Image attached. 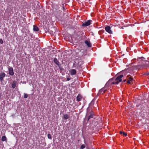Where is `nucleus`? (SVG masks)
I'll return each mask as SVG.
<instances>
[{"instance_id":"f257e3e1","label":"nucleus","mask_w":149,"mask_h":149,"mask_svg":"<svg viewBox=\"0 0 149 149\" xmlns=\"http://www.w3.org/2000/svg\"><path fill=\"white\" fill-rule=\"evenodd\" d=\"M90 109L89 107L87 108V115H88L90 114L88 117V121L90 119L93 118V116H95L94 112L92 111L91 110L90 112Z\"/></svg>"},{"instance_id":"f03ea898","label":"nucleus","mask_w":149,"mask_h":149,"mask_svg":"<svg viewBox=\"0 0 149 149\" xmlns=\"http://www.w3.org/2000/svg\"><path fill=\"white\" fill-rule=\"evenodd\" d=\"M114 79V78H113L110 79L105 85L108 88L111 86L112 85L116 84L115 81Z\"/></svg>"},{"instance_id":"7ed1b4c3","label":"nucleus","mask_w":149,"mask_h":149,"mask_svg":"<svg viewBox=\"0 0 149 149\" xmlns=\"http://www.w3.org/2000/svg\"><path fill=\"white\" fill-rule=\"evenodd\" d=\"M123 77V75L122 74L118 76L116 78H115V77H113V78H114V79L115 81V84H117L119 82H121L122 80V78Z\"/></svg>"},{"instance_id":"20e7f679","label":"nucleus","mask_w":149,"mask_h":149,"mask_svg":"<svg viewBox=\"0 0 149 149\" xmlns=\"http://www.w3.org/2000/svg\"><path fill=\"white\" fill-rule=\"evenodd\" d=\"M84 63V62L81 60H79L78 62L77 63V65L76 69L80 70L82 69V65Z\"/></svg>"},{"instance_id":"39448f33","label":"nucleus","mask_w":149,"mask_h":149,"mask_svg":"<svg viewBox=\"0 0 149 149\" xmlns=\"http://www.w3.org/2000/svg\"><path fill=\"white\" fill-rule=\"evenodd\" d=\"M107 89L108 88L105 86L104 87L102 88V89L99 90L98 94L99 95H102L104 94L106 91H107Z\"/></svg>"},{"instance_id":"423d86ee","label":"nucleus","mask_w":149,"mask_h":149,"mask_svg":"<svg viewBox=\"0 0 149 149\" xmlns=\"http://www.w3.org/2000/svg\"><path fill=\"white\" fill-rule=\"evenodd\" d=\"M49 32L50 34L54 35L56 32V28L54 27H51L49 29Z\"/></svg>"},{"instance_id":"0eeeda50","label":"nucleus","mask_w":149,"mask_h":149,"mask_svg":"<svg viewBox=\"0 0 149 149\" xmlns=\"http://www.w3.org/2000/svg\"><path fill=\"white\" fill-rule=\"evenodd\" d=\"M6 74L5 73L2 72H0V81L1 82H2L4 79V78L6 76Z\"/></svg>"},{"instance_id":"6e6552de","label":"nucleus","mask_w":149,"mask_h":149,"mask_svg":"<svg viewBox=\"0 0 149 149\" xmlns=\"http://www.w3.org/2000/svg\"><path fill=\"white\" fill-rule=\"evenodd\" d=\"M127 83L128 84H130L133 81V79L132 77L130 75H128L127 77Z\"/></svg>"},{"instance_id":"1a4fd4ad","label":"nucleus","mask_w":149,"mask_h":149,"mask_svg":"<svg viewBox=\"0 0 149 149\" xmlns=\"http://www.w3.org/2000/svg\"><path fill=\"white\" fill-rule=\"evenodd\" d=\"M92 22V21L91 20H88L87 21L82 24V26H88L91 24V22Z\"/></svg>"},{"instance_id":"9d476101","label":"nucleus","mask_w":149,"mask_h":149,"mask_svg":"<svg viewBox=\"0 0 149 149\" xmlns=\"http://www.w3.org/2000/svg\"><path fill=\"white\" fill-rule=\"evenodd\" d=\"M8 69L9 70V74L11 76L13 75L14 74V72L13 68L12 67L9 66Z\"/></svg>"},{"instance_id":"9b49d317","label":"nucleus","mask_w":149,"mask_h":149,"mask_svg":"<svg viewBox=\"0 0 149 149\" xmlns=\"http://www.w3.org/2000/svg\"><path fill=\"white\" fill-rule=\"evenodd\" d=\"M105 31L107 32L108 33H109V34H112V31L111 30V28L110 26H106L105 28Z\"/></svg>"},{"instance_id":"f8f14e48","label":"nucleus","mask_w":149,"mask_h":149,"mask_svg":"<svg viewBox=\"0 0 149 149\" xmlns=\"http://www.w3.org/2000/svg\"><path fill=\"white\" fill-rule=\"evenodd\" d=\"M87 51L86 50L84 49H81L79 53V54L81 56L86 55V54Z\"/></svg>"},{"instance_id":"ddd939ff","label":"nucleus","mask_w":149,"mask_h":149,"mask_svg":"<svg viewBox=\"0 0 149 149\" xmlns=\"http://www.w3.org/2000/svg\"><path fill=\"white\" fill-rule=\"evenodd\" d=\"M54 63L57 65L56 66H58L59 65H60V63L59 61L56 58H55L53 60Z\"/></svg>"},{"instance_id":"4468645a","label":"nucleus","mask_w":149,"mask_h":149,"mask_svg":"<svg viewBox=\"0 0 149 149\" xmlns=\"http://www.w3.org/2000/svg\"><path fill=\"white\" fill-rule=\"evenodd\" d=\"M77 72L75 69H72L70 71V74L71 75H74L76 74Z\"/></svg>"},{"instance_id":"2eb2a0df","label":"nucleus","mask_w":149,"mask_h":149,"mask_svg":"<svg viewBox=\"0 0 149 149\" xmlns=\"http://www.w3.org/2000/svg\"><path fill=\"white\" fill-rule=\"evenodd\" d=\"M16 84L17 81H16L15 80L13 81L11 86L13 88H15L16 87Z\"/></svg>"},{"instance_id":"dca6fc26","label":"nucleus","mask_w":149,"mask_h":149,"mask_svg":"<svg viewBox=\"0 0 149 149\" xmlns=\"http://www.w3.org/2000/svg\"><path fill=\"white\" fill-rule=\"evenodd\" d=\"M82 98V96L80 95L79 94L77 97V100L78 102H79L81 100Z\"/></svg>"},{"instance_id":"f3484780","label":"nucleus","mask_w":149,"mask_h":149,"mask_svg":"<svg viewBox=\"0 0 149 149\" xmlns=\"http://www.w3.org/2000/svg\"><path fill=\"white\" fill-rule=\"evenodd\" d=\"M85 43L86 44L87 46L89 47H91V45L90 42H89L88 40H86L85 41Z\"/></svg>"},{"instance_id":"a211bd4d","label":"nucleus","mask_w":149,"mask_h":149,"mask_svg":"<svg viewBox=\"0 0 149 149\" xmlns=\"http://www.w3.org/2000/svg\"><path fill=\"white\" fill-rule=\"evenodd\" d=\"M143 64L144 65V66L148 67L149 66L148 65H149V61H144V63H143Z\"/></svg>"},{"instance_id":"6ab92c4d","label":"nucleus","mask_w":149,"mask_h":149,"mask_svg":"<svg viewBox=\"0 0 149 149\" xmlns=\"http://www.w3.org/2000/svg\"><path fill=\"white\" fill-rule=\"evenodd\" d=\"M39 28L37 26L35 25L33 26V31H39Z\"/></svg>"},{"instance_id":"aec40b11","label":"nucleus","mask_w":149,"mask_h":149,"mask_svg":"<svg viewBox=\"0 0 149 149\" xmlns=\"http://www.w3.org/2000/svg\"><path fill=\"white\" fill-rule=\"evenodd\" d=\"M7 139L5 136H3L1 138V141H7Z\"/></svg>"},{"instance_id":"412c9836","label":"nucleus","mask_w":149,"mask_h":149,"mask_svg":"<svg viewBox=\"0 0 149 149\" xmlns=\"http://www.w3.org/2000/svg\"><path fill=\"white\" fill-rule=\"evenodd\" d=\"M63 118L65 120H66L69 118V116L67 114H65L63 115Z\"/></svg>"},{"instance_id":"4be33fe9","label":"nucleus","mask_w":149,"mask_h":149,"mask_svg":"<svg viewBox=\"0 0 149 149\" xmlns=\"http://www.w3.org/2000/svg\"><path fill=\"white\" fill-rule=\"evenodd\" d=\"M120 133L121 134H123V136H127V133L123 131H120Z\"/></svg>"},{"instance_id":"5701e85b","label":"nucleus","mask_w":149,"mask_h":149,"mask_svg":"<svg viewBox=\"0 0 149 149\" xmlns=\"http://www.w3.org/2000/svg\"><path fill=\"white\" fill-rule=\"evenodd\" d=\"M58 68L60 69V70L61 71H62L63 70V68L62 66H61V64L58 66Z\"/></svg>"},{"instance_id":"b1692460","label":"nucleus","mask_w":149,"mask_h":149,"mask_svg":"<svg viewBox=\"0 0 149 149\" xmlns=\"http://www.w3.org/2000/svg\"><path fill=\"white\" fill-rule=\"evenodd\" d=\"M76 63L75 62L74 63H73L72 66V68H76V67L77 65V63L76 64Z\"/></svg>"},{"instance_id":"393cba45","label":"nucleus","mask_w":149,"mask_h":149,"mask_svg":"<svg viewBox=\"0 0 149 149\" xmlns=\"http://www.w3.org/2000/svg\"><path fill=\"white\" fill-rule=\"evenodd\" d=\"M47 137L48 138L50 139H52V137L50 134H47Z\"/></svg>"},{"instance_id":"a878e982","label":"nucleus","mask_w":149,"mask_h":149,"mask_svg":"<svg viewBox=\"0 0 149 149\" xmlns=\"http://www.w3.org/2000/svg\"><path fill=\"white\" fill-rule=\"evenodd\" d=\"M144 59V58L143 57H141V58H139L138 59V61H143V59Z\"/></svg>"},{"instance_id":"bb28decb","label":"nucleus","mask_w":149,"mask_h":149,"mask_svg":"<svg viewBox=\"0 0 149 149\" xmlns=\"http://www.w3.org/2000/svg\"><path fill=\"white\" fill-rule=\"evenodd\" d=\"M85 146L84 144H83L81 146V147H80V148L81 149H84V148H85Z\"/></svg>"},{"instance_id":"cd10ccee","label":"nucleus","mask_w":149,"mask_h":149,"mask_svg":"<svg viewBox=\"0 0 149 149\" xmlns=\"http://www.w3.org/2000/svg\"><path fill=\"white\" fill-rule=\"evenodd\" d=\"M28 97V95L27 94H24V97L25 98H26Z\"/></svg>"},{"instance_id":"c85d7f7f","label":"nucleus","mask_w":149,"mask_h":149,"mask_svg":"<svg viewBox=\"0 0 149 149\" xmlns=\"http://www.w3.org/2000/svg\"><path fill=\"white\" fill-rule=\"evenodd\" d=\"M0 43L1 44H2L3 43V40L1 39H0Z\"/></svg>"},{"instance_id":"c756f323","label":"nucleus","mask_w":149,"mask_h":149,"mask_svg":"<svg viewBox=\"0 0 149 149\" xmlns=\"http://www.w3.org/2000/svg\"><path fill=\"white\" fill-rule=\"evenodd\" d=\"M61 7L62 8V10H64V4H62Z\"/></svg>"},{"instance_id":"7c9ffc66","label":"nucleus","mask_w":149,"mask_h":149,"mask_svg":"<svg viewBox=\"0 0 149 149\" xmlns=\"http://www.w3.org/2000/svg\"><path fill=\"white\" fill-rule=\"evenodd\" d=\"M126 81V79H125L124 80H123V81H122V83H123V82H125Z\"/></svg>"},{"instance_id":"2f4dec72","label":"nucleus","mask_w":149,"mask_h":149,"mask_svg":"<svg viewBox=\"0 0 149 149\" xmlns=\"http://www.w3.org/2000/svg\"><path fill=\"white\" fill-rule=\"evenodd\" d=\"M70 78H67V80L68 81H69V80H70Z\"/></svg>"},{"instance_id":"473e14b6","label":"nucleus","mask_w":149,"mask_h":149,"mask_svg":"<svg viewBox=\"0 0 149 149\" xmlns=\"http://www.w3.org/2000/svg\"><path fill=\"white\" fill-rule=\"evenodd\" d=\"M8 15L9 16H10L11 15V14H10V13H9L8 14Z\"/></svg>"},{"instance_id":"72a5a7b5","label":"nucleus","mask_w":149,"mask_h":149,"mask_svg":"<svg viewBox=\"0 0 149 149\" xmlns=\"http://www.w3.org/2000/svg\"><path fill=\"white\" fill-rule=\"evenodd\" d=\"M139 67V66H135V67L136 68H138V67Z\"/></svg>"}]
</instances>
